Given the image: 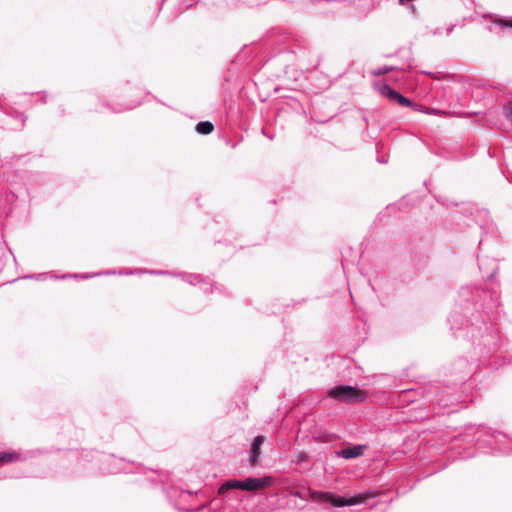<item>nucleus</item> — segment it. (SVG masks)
Returning <instances> with one entry per match:
<instances>
[{
  "label": "nucleus",
  "mask_w": 512,
  "mask_h": 512,
  "mask_svg": "<svg viewBox=\"0 0 512 512\" xmlns=\"http://www.w3.org/2000/svg\"><path fill=\"white\" fill-rule=\"evenodd\" d=\"M500 294L496 290L465 285L459 289L453 311L448 317L456 337L471 341V361L459 357L450 367L455 384L469 379L481 365H490L489 359L500 347V337L494 323L500 317Z\"/></svg>",
  "instance_id": "f257e3e1"
},
{
  "label": "nucleus",
  "mask_w": 512,
  "mask_h": 512,
  "mask_svg": "<svg viewBox=\"0 0 512 512\" xmlns=\"http://www.w3.org/2000/svg\"><path fill=\"white\" fill-rule=\"evenodd\" d=\"M310 496L315 501L326 502L333 507H346L364 504L368 500L376 498L378 493L375 490H366L350 497H344L330 491L312 490Z\"/></svg>",
  "instance_id": "f03ea898"
},
{
  "label": "nucleus",
  "mask_w": 512,
  "mask_h": 512,
  "mask_svg": "<svg viewBox=\"0 0 512 512\" xmlns=\"http://www.w3.org/2000/svg\"><path fill=\"white\" fill-rule=\"evenodd\" d=\"M470 430L473 431L471 433L472 441L479 449L487 448L492 450L493 453H506L504 442L510 439L507 434L481 425Z\"/></svg>",
  "instance_id": "7ed1b4c3"
},
{
  "label": "nucleus",
  "mask_w": 512,
  "mask_h": 512,
  "mask_svg": "<svg viewBox=\"0 0 512 512\" xmlns=\"http://www.w3.org/2000/svg\"><path fill=\"white\" fill-rule=\"evenodd\" d=\"M378 92L382 96L386 97L387 99H389L392 102L398 103L402 107H410L414 111L425 113V114H430V115L439 116V115L444 114V112L439 109L428 108L422 104L415 103V102L411 101L409 98L402 95L400 92L395 90L393 87H391L387 83L380 84L378 86Z\"/></svg>",
  "instance_id": "20e7f679"
},
{
  "label": "nucleus",
  "mask_w": 512,
  "mask_h": 512,
  "mask_svg": "<svg viewBox=\"0 0 512 512\" xmlns=\"http://www.w3.org/2000/svg\"><path fill=\"white\" fill-rule=\"evenodd\" d=\"M270 477H247L244 480L229 479L219 487V494H224L230 490L240 489L243 491H258L271 485Z\"/></svg>",
  "instance_id": "39448f33"
},
{
  "label": "nucleus",
  "mask_w": 512,
  "mask_h": 512,
  "mask_svg": "<svg viewBox=\"0 0 512 512\" xmlns=\"http://www.w3.org/2000/svg\"><path fill=\"white\" fill-rule=\"evenodd\" d=\"M326 395L337 402L347 404L361 403L366 399L362 390L351 385H336L328 389Z\"/></svg>",
  "instance_id": "423d86ee"
},
{
  "label": "nucleus",
  "mask_w": 512,
  "mask_h": 512,
  "mask_svg": "<svg viewBox=\"0 0 512 512\" xmlns=\"http://www.w3.org/2000/svg\"><path fill=\"white\" fill-rule=\"evenodd\" d=\"M101 471L104 474L133 473L136 469L134 462L114 456H104Z\"/></svg>",
  "instance_id": "0eeeda50"
},
{
  "label": "nucleus",
  "mask_w": 512,
  "mask_h": 512,
  "mask_svg": "<svg viewBox=\"0 0 512 512\" xmlns=\"http://www.w3.org/2000/svg\"><path fill=\"white\" fill-rule=\"evenodd\" d=\"M176 275V277H180L184 282L190 285L203 284L205 286L202 287L204 292L210 291L211 293L225 294V288L223 285L219 283H212L209 278L203 277L200 274L180 272L176 273Z\"/></svg>",
  "instance_id": "6e6552de"
},
{
  "label": "nucleus",
  "mask_w": 512,
  "mask_h": 512,
  "mask_svg": "<svg viewBox=\"0 0 512 512\" xmlns=\"http://www.w3.org/2000/svg\"><path fill=\"white\" fill-rule=\"evenodd\" d=\"M479 270L482 273V277L487 280H493L495 274L498 271V264L494 259L485 258L479 260Z\"/></svg>",
  "instance_id": "1a4fd4ad"
},
{
  "label": "nucleus",
  "mask_w": 512,
  "mask_h": 512,
  "mask_svg": "<svg viewBox=\"0 0 512 512\" xmlns=\"http://www.w3.org/2000/svg\"><path fill=\"white\" fill-rule=\"evenodd\" d=\"M365 449L366 445L363 444L352 445L336 451V455L343 459H353L362 456Z\"/></svg>",
  "instance_id": "9d476101"
},
{
  "label": "nucleus",
  "mask_w": 512,
  "mask_h": 512,
  "mask_svg": "<svg viewBox=\"0 0 512 512\" xmlns=\"http://www.w3.org/2000/svg\"><path fill=\"white\" fill-rule=\"evenodd\" d=\"M264 441H265V437L263 435H257L253 439V441L251 443V447H250V457H249L250 465L255 466L258 463V459L261 454V446L263 445Z\"/></svg>",
  "instance_id": "9b49d317"
},
{
  "label": "nucleus",
  "mask_w": 512,
  "mask_h": 512,
  "mask_svg": "<svg viewBox=\"0 0 512 512\" xmlns=\"http://www.w3.org/2000/svg\"><path fill=\"white\" fill-rule=\"evenodd\" d=\"M115 275V274H118V275H134V271L133 269H124V270H119V271H116V270H109V271H105V272H99V273H94V274H67V275H63L61 276L62 279L64 278H67V277H75V278H82V279H87V278H90V277H94V276H100V275Z\"/></svg>",
  "instance_id": "f8f14e48"
},
{
  "label": "nucleus",
  "mask_w": 512,
  "mask_h": 512,
  "mask_svg": "<svg viewBox=\"0 0 512 512\" xmlns=\"http://www.w3.org/2000/svg\"><path fill=\"white\" fill-rule=\"evenodd\" d=\"M28 459V455H23L17 451H0V465L25 461Z\"/></svg>",
  "instance_id": "ddd939ff"
},
{
  "label": "nucleus",
  "mask_w": 512,
  "mask_h": 512,
  "mask_svg": "<svg viewBox=\"0 0 512 512\" xmlns=\"http://www.w3.org/2000/svg\"><path fill=\"white\" fill-rule=\"evenodd\" d=\"M138 105H140L139 101H133V102H130V103H126L124 105L113 106V105H110V104H105L104 106L106 108H108L109 110H111L112 112H114V113H121V112L126 111V110H131V109L137 107Z\"/></svg>",
  "instance_id": "4468645a"
},
{
  "label": "nucleus",
  "mask_w": 512,
  "mask_h": 512,
  "mask_svg": "<svg viewBox=\"0 0 512 512\" xmlns=\"http://www.w3.org/2000/svg\"><path fill=\"white\" fill-rule=\"evenodd\" d=\"M214 130V125L210 121H200L195 125V131L201 135L211 134Z\"/></svg>",
  "instance_id": "2eb2a0df"
},
{
  "label": "nucleus",
  "mask_w": 512,
  "mask_h": 512,
  "mask_svg": "<svg viewBox=\"0 0 512 512\" xmlns=\"http://www.w3.org/2000/svg\"><path fill=\"white\" fill-rule=\"evenodd\" d=\"M166 493H167V496L169 499H173L177 495L181 499H188V498L192 497V492L190 490H186V489L171 488V489L167 490Z\"/></svg>",
  "instance_id": "dca6fc26"
},
{
  "label": "nucleus",
  "mask_w": 512,
  "mask_h": 512,
  "mask_svg": "<svg viewBox=\"0 0 512 512\" xmlns=\"http://www.w3.org/2000/svg\"><path fill=\"white\" fill-rule=\"evenodd\" d=\"M10 256H12L11 251L8 250L5 246V243L0 240V270L4 268L5 263L10 258Z\"/></svg>",
  "instance_id": "f3484780"
},
{
  "label": "nucleus",
  "mask_w": 512,
  "mask_h": 512,
  "mask_svg": "<svg viewBox=\"0 0 512 512\" xmlns=\"http://www.w3.org/2000/svg\"><path fill=\"white\" fill-rule=\"evenodd\" d=\"M310 457L306 452L298 451L293 454L291 462L297 465H300L302 463H305L309 461Z\"/></svg>",
  "instance_id": "a211bd4d"
},
{
  "label": "nucleus",
  "mask_w": 512,
  "mask_h": 512,
  "mask_svg": "<svg viewBox=\"0 0 512 512\" xmlns=\"http://www.w3.org/2000/svg\"><path fill=\"white\" fill-rule=\"evenodd\" d=\"M493 24L501 28L512 29V17H500L493 21Z\"/></svg>",
  "instance_id": "6ab92c4d"
},
{
  "label": "nucleus",
  "mask_w": 512,
  "mask_h": 512,
  "mask_svg": "<svg viewBox=\"0 0 512 512\" xmlns=\"http://www.w3.org/2000/svg\"><path fill=\"white\" fill-rule=\"evenodd\" d=\"M503 114L509 123L512 124V102H508L503 106Z\"/></svg>",
  "instance_id": "aec40b11"
},
{
  "label": "nucleus",
  "mask_w": 512,
  "mask_h": 512,
  "mask_svg": "<svg viewBox=\"0 0 512 512\" xmlns=\"http://www.w3.org/2000/svg\"><path fill=\"white\" fill-rule=\"evenodd\" d=\"M146 274H150V275H169V276H177L176 275V272H172V271H167V270H152V269H148L147 271H145Z\"/></svg>",
  "instance_id": "412c9836"
},
{
  "label": "nucleus",
  "mask_w": 512,
  "mask_h": 512,
  "mask_svg": "<svg viewBox=\"0 0 512 512\" xmlns=\"http://www.w3.org/2000/svg\"><path fill=\"white\" fill-rule=\"evenodd\" d=\"M393 69H394V67H392V66H382V67H379L378 69L374 70L372 72V74L374 76H382V75H385L388 72L392 71Z\"/></svg>",
  "instance_id": "4be33fe9"
},
{
  "label": "nucleus",
  "mask_w": 512,
  "mask_h": 512,
  "mask_svg": "<svg viewBox=\"0 0 512 512\" xmlns=\"http://www.w3.org/2000/svg\"><path fill=\"white\" fill-rule=\"evenodd\" d=\"M22 278L23 279H35V280H38V281H44V280L47 279V274L46 273L31 274V275L23 276Z\"/></svg>",
  "instance_id": "5701e85b"
},
{
  "label": "nucleus",
  "mask_w": 512,
  "mask_h": 512,
  "mask_svg": "<svg viewBox=\"0 0 512 512\" xmlns=\"http://www.w3.org/2000/svg\"><path fill=\"white\" fill-rule=\"evenodd\" d=\"M199 0H187L183 10H187L189 7H192L194 3H197Z\"/></svg>",
  "instance_id": "b1692460"
},
{
  "label": "nucleus",
  "mask_w": 512,
  "mask_h": 512,
  "mask_svg": "<svg viewBox=\"0 0 512 512\" xmlns=\"http://www.w3.org/2000/svg\"><path fill=\"white\" fill-rule=\"evenodd\" d=\"M421 73H422V74H425V75H428V76H430V77H433L434 79H438V80L440 79V77L435 76V74H434V73L429 72V71H424V70H423V71H421Z\"/></svg>",
  "instance_id": "393cba45"
},
{
  "label": "nucleus",
  "mask_w": 512,
  "mask_h": 512,
  "mask_svg": "<svg viewBox=\"0 0 512 512\" xmlns=\"http://www.w3.org/2000/svg\"><path fill=\"white\" fill-rule=\"evenodd\" d=\"M147 270L148 269H142V268L133 269L134 274H146L145 271H147Z\"/></svg>",
  "instance_id": "a878e982"
},
{
  "label": "nucleus",
  "mask_w": 512,
  "mask_h": 512,
  "mask_svg": "<svg viewBox=\"0 0 512 512\" xmlns=\"http://www.w3.org/2000/svg\"><path fill=\"white\" fill-rule=\"evenodd\" d=\"M17 117L22 121V123H25V121L27 120V116L23 113H18Z\"/></svg>",
  "instance_id": "bb28decb"
},
{
  "label": "nucleus",
  "mask_w": 512,
  "mask_h": 512,
  "mask_svg": "<svg viewBox=\"0 0 512 512\" xmlns=\"http://www.w3.org/2000/svg\"><path fill=\"white\" fill-rule=\"evenodd\" d=\"M455 28V25H450L447 29H446V35H450L453 31V29Z\"/></svg>",
  "instance_id": "cd10ccee"
},
{
  "label": "nucleus",
  "mask_w": 512,
  "mask_h": 512,
  "mask_svg": "<svg viewBox=\"0 0 512 512\" xmlns=\"http://www.w3.org/2000/svg\"><path fill=\"white\" fill-rule=\"evenodd\" d=\"M505 362L512 363V356L509 357L508 359L506 356H503V363H505Z\"/></svg>",
  "instance_id": "c85d7f7f"
},
{
  "label": "nucleus",
  "mask_w": 512,
  "mask_h": 512,
  "mask_svg": "<svg viewBox=\"0 0 512 512\" xmlns=\"http://www.w3.org/2000/svg\"><path fill=\"white\" fill-rule=\"evenodd\" d=\"M40 101H41L42 103H46V101H47V95H46V94L42 95V96H41V98H40Z\"/></svg>",
  "instance_id": "c756f323"
},
{
  "label": "nucleus",
  "mask_w": 512,
  "mask_h": 512,
  "mask_svg": "<svg viewBox=\"0 0 512 512\" xmlns=\"http://www.w3.org/2000/svg\"><path fill=\"white\" fill-rule=\"evenodd\" d=\"M262 133H263V135H265L266 137H268L270 140H272V139H273V135L267 134V133L265 132V130H264V129L262 130Z\"/></svg>",
  "instance_id": "7c9ffc66"
},
{
  "label": "nucleus",
  "mask_w": 512,
  "mask_h": 512,
  "mask_svg": "<svg viewBox=\"0 0 512 512\" xmlns=\"http://www.w3.org/2000/svg\"><path fill=\"white\" fill-rule=\"evenodd\" d=\"M433 34H434V35H439V34H441V28H436V29L433 31Z\"/></svg>",
  "instance_id": "2f4dec72"
},
{
  "label": "nucleus",
  "mask_w": 512,
  "mask_h": 512,
  "mask_svg": "<svg viewBox=\"0 0 512 512\" xmlns=\"http://www.w3.org/2000/svg\"><path fill=\"white\" fill-rule=\"evenodd\" d=\"M226 144L231 146L232 148H235L236 147V144H233L230 140H227L226 141Z\"/></svg>",
  "instance_id": "473e14b6"
},
{
  "label": "nucleus",
  "mask_w": 512,
  "mask_h": 512,
  "mask_svg": "<svg viewBox=\"0 0 512 512\" xmlns=\"http://www.w3.org/2000/svg\"><path fill=\"white\" fill-rule=\"evenodd\" d=\"M411 392H414V390H413V389H410V390H404V391H403V393H404L405 395H408V394H409V393H411Z\"/></svg>",
  "instance_id": "72a5a7b5"
},
{
  "label": "nucleus",
  "mask_w": 512,
  "mask_h": 512,
  "mask_svg": "<svg viewBox=\"0 0 512 512\" xmlns=\"http://www.w3.org/2000/svg\"><path fill=\"white\" fill-rule=\"evenodd\" d=\"M378 161H379L380 163H386V160H385L384 158H381V159H380V158H378Z\"/></svg>",
  "instance_id": "f704fd0d"
}]
</instances>
